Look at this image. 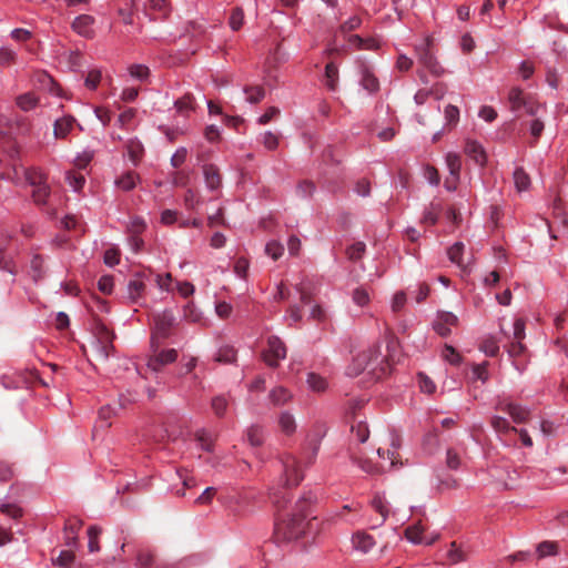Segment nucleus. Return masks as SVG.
I'll return each instance as SVG.
<instances>
[{
	"label": "nucleus",
	"instance_id": "59",
	"mask_svg": "<svg viewBox=\"0 0 568 568\" xmlns=\"http://www.w3.org/2000/svg\"><path fill=\"white\" fill-rule=\"evenodd\" d=\"M366 245L363 242H356L349 245L346 250V254L349 260L352 261H358L362 258L364 252H365Z\"/></svg>",
	"mask_w": 568,
	"mask_h": 568
},
{
	"label": "nucleus",
	"instance_id": "24",
	"mask_svg": "<svg viewBox=\"0 0 568 568\" xmlns=\"http://www.w3.org/2000/svg\"><path fill=\"white\" fill-rule=\"evenodd\" d=\"M445 162L453 180L458 181L462 170V158L459 154L448 152L445 156Z\"/></svg>",
	"mask_w": 568,
	"mask_h": 568
},
{
	"label": "nucleus",
	"instance_id": "26",
	"mask_svg": "<svg viewBox=\"0 0 568 568\" xmlns=\"http://www.w3.org/2000/svg\"><path fill=\"white\" fill-rule=\"evenodd\" d=\"M194 439L196 440V443L199 444V447L202 450H205L207 453L213 452L214 437L209 430H206L204 428L197 429L194 433Z\"/></svg>",
	"mask_w": 568,
	"mask_h": 568
},
{
	"label": "nucleus",
	"instance_id": "37",
	"mask_svg": "<svg viewBox=\"0 0 568 568\" xmlns=\"http://www.w3.org/2000/svg\"><path fill=\"white\" fill-rule=\"evenodd\" d=\"M65 181L74 192L82 191L85 184V178L80 172L69 171L65 173Z\"/></svg>",
	"mask_w": 568,
	"mask_h": 568
},
{
	"label": "nucleus",
	"instance_id": "50",
	"mask_svg": "<svg viewBox=\"0 0 568 568\" xmlns=\"http://www.w3.org/2000/svg\"><path fill=\"white\" fill-rule=\"evenodd\" d=\"M101 532H102V529L98 526H90L88 528V538H89L88 547H89L90 552H97L100 550L98 538Z\"/></svg>",
	"mask_w": 568,
	"mask_h": 568
},
{
	"label": "nucleus",
	"instance_id": "55",
	"mask_svg": "<svg viewBox=\"0 0 568 568\" xmlns=\"http://www.w3.org/2000/svg\"><path fill=\"white\" fill-rule=\"evenodd\" d=\"M243 23H244V12H243L242 8L236 7L232 10V13L229 19L230 28L233 31H237L241 29Z\"/></svg>",
	"mask_w": 568,
	"mask_h": 568
},
{
	"label": "nucleus",
	"instance_id": "6",
	"mask_svg": "<svg viewBox=\"0 0 568 568\" xmlns=\"http://www.w3.org/2000/svg\"><path fill=\"white\" fill-rule=\"evenodd\" d=\"M415 51L418 62L432 74L439 77L444 73L443 67L430 51L428 41H424L419 45H416Z\"/></svg>",
	"mask_w": 568,
	"mask_h": 568
},
{
	"label": "nucleus",
	"instance_id": "27",
	"mask_svg": "<svg viewBox=\"0 0 568 568\" xmlns=\"http://www.w3.org/2000/svg\"><path fill=\"white\" fill-rule=\"evenodd\" d=\"M424 531L425 527L419 521L417 524L410 525L405 529V537L408 541L415 545H422L424 542Z\"/></svg>",
	"mask_w": 568,
	"mask_h": 568
},
{
	"label": "nucleus",
	"instance_id": "49",
	"mask_svg": "<svg viewBox=\"0 0 568 568\" xmlns=\"http://www.w3.org/2000/svg\"><path fill=\"white\" fill-rule=\"evenodd\" d=\"M102 80V71L98 68L90 69L84 79V84L89 90H95Z\"/></svg>",
	"mask_w": 568,
	"mask_h": 568
},
{
	"label": "nucleus",
	"instance_id": "19",
	"mask_svg": "<svg viewBox=\"0 0 568 568\" xmlns=\"http://www.w3.org/2000/svg\"><path fill=\"white\" fill-rule=\"evenodd\" d=\"M9 243V237L4 234H0V268L9 272L11 282H14L16 268L13 262L7 257L4 250Z\"/></svg>",
	"mask_w": 568,
	"mask_h": 568
},
{
	"label": "nucleus",
	"instance_id": "47",
	"mask_svg": "<svg viewBox=\"0 0 568 568\" xmlns=\"http://www.w3.org/2000/svg\"><path fill=\"white\" fill-rule=\"evenodd\" d=\"M445 126L454 128L459 121V109L456 105L448 104L444 111Z\"/></svg>",
	"mask_w": 568,
	"mask_h": 568
},
{
	"label": "nucleus",
	"instance_id": "62",
	"mask_svg": "<svg viewBox=\"0 0 568 568\" xmlns=\"http://www.w3.org/2000/svg\"><path fill=\"white\" fill-rule=\"evenodd\" d=\"M236 357V352L231 346L221 347L216 355V361L221 363H233Z\"/></svg>",
	"mask_w": 568,
	"mask_h": 568
},
{
	"label": "nucleus",
	"instance_id": "58",
	"mask_svg": "<svg viewBox=\"0 0 568 568\" xmlns=\"http://www.w3.org/2000/svg\"><path fill=\"white\" fill-rule=\"evenodd\" d=\"M442 356L452 365H459L462 362L460 354L452 345H445L442 352Z\"/></svg>",
	"mask_w": 568,
	"mask_h": 568
},
{
	"label": "nucleus",
	"instance_id": "1",
	"mask_svg": "<svg viewBox=\"0 0 568 568\" xmlns=\"http://www.w3.org/2000/svg\"><path fill=\"white\" fill-rule=\"evenodd\" d=\"M314 500L315 497L313 494H304L296 501L293 513L277 517L274 534L278 541L295 540L304 535Z\"/></svg>",
	"mask_w": 568,
	"mask_h": 568
},
{
	"label": "nucleus",
	"instance_id": "13",
	"mask_svg": "<svg viewBox=\"0 0 568 568\" xmlns=\"http://www.w3.org/2000/svg\"><path fill=\"white\" fill-rule=\"evenodd\" d=\"M204 182L210 191H216L222 185V176L220 170L214 164H204L202 168Z\"/></svg>",
	"mask_w": 568,
	"mask_h": 568
},
{
	"label": "nucleus",
	"instance_id": "38",
	"mask_svg": "<svg viewBox=\"0 0 568 568\" xmlns=\"http://www.w3.org/2000/svg\"><path fill=\"white\" fill-rule=\"evenodd\" d=\"M16 102L22 111L27 112L33 110L38 105L39 100L36 94L28 92L19 95Z\"/></svg>",
	"mask_w": 568,
	"mask_h": 568
},
{
	"label": "nucleus",
	"instance_id": "22",
	"mask_svg": "<svg viewBox=\"0 0 568 568\" xmlns=\"http://www.w3.org/2000/svg\"><path fill=\"white\" fill-rule=\"evenodd\" d=\"M292 397V393L284 386L274 387L268 395V398L274 406H283L287 404Z\"/></svg>",
	"mask_w": 568,
	"mask_h": 568
},
{
	"label": "nucleus",
	"instance_id": "16",
	"mask_svg": "<svg viewBox=\"0 0 568 568\" xmlns=\"http://www.w3.org/2000/svg\"><path fill=\"white\" fill-rule=\"evenodd\" d=\"M145 275L136 274L133 278H131L128 283V297L136 303L143 295L145 283Z\"/></svg>",
	"mask_w": 568,
	"mask_h": 568
},
{
	"label": "nucleus",
	"instance_id": "33",
	"mask_svg": "<svg viewBox=\"0 0 568 568\" xmlns=\"http://www.w3.org/2000/svg\"><path fill=\"white\" fill-rule=\"evenodd\" d=\"M146 278L153 281L161 291L172 292L174 290L173 278L170 273L150 275Z\"/></svg>",
	"mask_w": 568,
	"mask_h": 568
},
{
	"label": "nucleus",
	"instance_id": "30",
	"mask_svg": "<svg viewBox=\"0 0 568 568\" xmlns=\"http://www.w3.org/2000/svg\"><path fill=\"white\" fill-rule=\"evenodd\" d=\"M508 102L510 105V110L513 112L519 111L524 105H526V99L524 98V92L520 88L514 87L508 92Z\"/></svg>",
	"mask_w": 568,
	"mask_h": 568
},
{
	"label": "nucleus",
	"instance_id": "45",
	"mask_svg": "<svg viewBox=\"0 0 568 568\" xmlns=\"http://www.w3.org/2000/svg\"><path fill=\"white\" fill-rule=\"evenodd\" d=\"M50 195V187L49 185L41 184L38 186H33L32 197L36 204L38 205H44L48 202Z\"/></svg>",
	"mask_w": 568,
	"mask_h": 568
},
{
	"label": "nucleus",
	"instance_id": "7",
	"mask_svg": "<svg viewBox=\"0 0 568 568\" xmlns=\"http://www.w3.org/2000/svg\"><path fill=\"white\" fill-rule=\"evenodd\" d=\"M286 357V347L277 336H270L267 338L266 348L263 351L264 362L271 366L276 367L280 361Z\"/></svg>",
	"mask_w": 568,
	"mask_h": 568
},
{
	"label": "nucleus",
	"instance_id": "12",
	"mask_svg": "<svg viewBox=\"0 0 568 568\" xmlns=\"http://www.w3.org/2000/svg\"><path fill=\"white\" fill-rule=\"evenodd\" d=\"M178 358V352L174 348L163 349L148 362L149 368L158 372L162 366L175 362Z\"/></svg>",
	"mask_w": 568,
	"mask_h": 568
},
{
	"label": "nucleus",
	"instance_id": "28",
	"mask_svg": "<svg viewBox=\"0 0 568 568\" xmlns=\"http://www.w3.org/2000/svg\"><path fill=\"white\" fill-rule=\"evenodd\" d=\"M324 83L329 91L337 89L338 68L334 62H328L325 67Z\"/></svg>",
	"mask_w": 568,
	"mask_h": 568
},
{
	"label": "nucleus",
	"instance_id": "15",
	"mask_svg": "<svg viewBox=\"0 0 568 568\" xmlns=\"http://www.w3.org/2000/svg\"><path fill=\"white\" fill-rule=\"evenodd\" d=\"M154 322L156 332L164 337L168 335L170 328L174 325L175 317L171 311L165 310L154 315Z\"/></svg>",
	"mask_w": 568,
	"mask_h": 568
},
{
	"label": "nucleus",
	"instance_id": "8",
	"mask_svg": "<svg viewBox=\"0 0 568 568\" xmlns=\"http://www.w3.org/2000/svg\"><path fill=\"white\" fill-rule=\"evenodd\" d=\"M497 409L507 413L514 423L521 424L529 419L530 417V409L526 406L508 402V400H500L497 406Z\"/></svg>",
	"mask_w": 568,
	"mask_h": 568
},
{
	"label": "nucleus",
	"instance_id": "35",
	"mask_svg": "<svg viewBox=\"0 0 568 568\" xmlns=\"http://www.w3.org/2000/svg\"><path fill=\"white\" fill-rule=\"evenodd\" d=\"M128 73L133 80L144 82L150 77V69L145 64L134 63L128 67Z\"/></svg>",
	"mask_w": 568,
	"mask_h": 568
},
{
	"label": "nucleus",
	"instance_id": "5",
	"mask_svg": "<svg viewBox=\"0 0 568 568\" xmlns=\"http://www.w3.org/2000/svg\"><path fill=\"white\" fill-rule=\"evenodd\" d=\"M255 494L252 490H233L221 498V501L235 515H241L247 510L255 500Z\"/></svg>",
	"mask_w": 568,
	"mask_h": 568
},
{
	"label": "nucleus",
	"instance_id": "56",
	"mask_svg": "<svg viewBox=\"0 0 568 568\" xmlns=\"http://www.w3.org/2000/svg\"><path fill=\"white\" fill-rule=\"evenodd\" d=\"M558 552V547L555 541H542L537 546V554L539 558L547 556H555Z\"/></svg>",
	"mask_w": 568,
	"mask_h": 568
},
{
	"label": "nucleus",
	"instance_id": "31",
	"mask_svg": "<svg viewBox=\"0 0 568 568\" xmlns=\"http://www.w3.org/2000/svg\"><path fill=\"white\" fill-rule=\"evenodd\" d=\"M139 180L140 178L135 172L129 171L115 180V185L122 191L128 192L135 187Z\"/></svg>",
	"mask_w": 568,
	"mask_h": 568
},
{
	"label": "nucleus",
	"instance_id": "40",
	"mask_svg": "<svg viewBox=\"0 0 568 568\" xmlns=\"http://www.w3.org/2000/svg\"><path fill=\"white\" fill-rule=\"evenodd\" d=\"M306 383L314 392H324L327 388V381L316 373H308Z\"/></svg>",
	"mask_w": 568,
	"mask_h": 568
},
{
	"label": "nucleus",
	"instance_id": "11",
	"mask_svg": "<svg viewBox=\"0 0 568 568\" xmlns=\"http://www.w3.org/2000/svg\"><path fill=\"white\" fill-rule=\"evenodd\" d=\"M145 14L151 20L156 18H166L170 14L171 8L168 0H148L144 4Z\"/></svg>",
	"mask_w": 568,
	"mask_h": 568
},
{
	"label": "nucleus",
	"instance_id": "25",
	"mask_svg": "<svg viewBox=\"0 0 568 568\" xmlns=\"http://www.w3.org/2000/svg\"><path fill=\"white\" fill-rule=\"evenodd\" d=\"M278 427L281 432L287 436H291L296 430V422L290 412H282L278 416Z\"/></svg>",
	"mask_w": 568,
	"mask_h": 568
},
{
	"label": "nucleus",
	"instance_id": "41",
	"mask_svg": "<svg viewBox=\"0 0 568 568\" xmlns=\"http://www.w3.org/2000/svg\"><path fill=\"white\" fill-rule=\"evenodd\" d=\"M352 460L354 464H356L363 471L374 475L378 474L382 470V467L377 464H374L373 462L368 459H364L362 457H357L355 455H352Z\"/></svg>",
	"mask_w": 568,
	"mask_h": 568
},
{
	"label": "nucleus",
	"instance_id": "57",
	"mask_svg": "<svg viewBox=\"0 0 568 568\" xmlns=\"http://www.w3.org/2000/svg\"><path fill=\"white\" fill-rule=\"evenodd\" d=\"M464 251V244L460 242L455 243L448 248V258L452 263L463 266L462 255Z\"/></svg>",
	"mask_w": 568,
	"mask_h": 568
},
{
	"label": "nucleus",
	"instance_id": "36",
	"mask_svg": "<svg viewBox=\"0 0 568 568\" xmlns=\"http://www.w3.org/2000/svg\"><path fill=\"white\" fill-rule=\"evenodd\" d=\"M27 182L33 187L45 184V174L38 168H30L24 170Z\"/></svg>",
	"mask_w": 568,
	"mask_h": 568
},
{
	"label": "nucleus",
	"instance_id": "60",
	"mask_svg": "<svg viewBox=\"0 0 568 568\" xmlns=\"http://www.w3.org/2000/svg\"><path fill=\"white\" fill-rule=\"evenodd\" d=\"M265 253L276 261L283 255L284 246L277 241H271L265 245Z\"/></svg>",
	"mask_w": 568,
	"mask_h": 568
},
{
	"label": "nucleus",
	"instance_id": "23",
	"mask_svg": "<svg viewBox=\"0 0 568 568\" xmlns=\"http://www.w3.org/2000/svg\"><path fill=\"white\" fill-rule=\"evenodd\" d=\"M125 149L130 161L138 165L144 153L143 144L138 139H130L125 144Z\"/></svg>",
	"mask_w": 568,
	"mask_h": 568
},
{
	"label": "nucleus",
	"instance_id": "10",
	"mask_svg": "<svg viewBox=\"0 0 568 568\" xmlns=\"http://www.w3.org/2000/svg\"><path fill=\"white\" fill-rule=\"evenodd\" d=\"M95 19L90 14H80L72 22V30L79 36L91 39L94 37L93 24Z\"/></svg>",
	"mask_w": 568,
	"mask_h": 568
},
{
	"label": "nucleus",
	"instance_id": "20",
	"mask_svg": "<svg viewBox=\"0 0 568 568\" xmlns=\"http://www.w3.org/2000/svg\"><path fill=\"white\" fill-rule=\"evenodd\" d=\"M359 83L364 90L368 93H375L379 89V82L375 74L366 67L361 69V80Z\"/></svg>",
	"mask_w": 568,
	"mask_h": 568
},
{
	"label": "nucleus",
	"instance_id": "61",
	"mask_svg": "<svg viewBox=\"0 0 568 568\" xmlns=\"http://www.w3.org/2000/svg\"><path fill=\"white\" fill-rule=\"evenodd\" d=\"M352 300L356 305L363 307L369 303L371 298L367 290L364 287H357L353 291Z\"/></svg>",
	"mask_w": 568,
	"mask_h": 568
},
{
	"label": "nucleus",
	"instance_id": "18",
	"mask_svg": "<svg viewBox=\"0 0 568 568\" xmlns=\"http://www.w3.org/2000/svg\"><path fill=\"white\" fill-rule=\"evenodd\" d=\"M442 211V203L439 201H432L429 205L425 207L420 222L423 224L435 225L438 222Z\"/></svg>",
	"mask_w": 568,
	"mask_h": 568
},
{
	"label": "nucleus",
	"instance_id": "39",
	"mask_svg": "<svg viewBox=\"0 0 568 568\" xmlns=\"http://www.w3.org/2000/svg\"><path fill=\"white\" fill-rule=\"evenodd\" d=\"M490 424L495 432H497L498 434H508L510 432H517V428L511 426L505 417L498 415L491 417Z\"/></svg>",
	"mask_w": 568,
	"mask_h": 568
},
{
	"label": "nucleus",
	"instance_id": "32",
	"mask_svg": "<svg viewBox=\"0 0 568 568\" xmlns=\"http://www.w3.org/2000/svg\"><path fill=\"white\" fill-rule=\"evenodd\" d=\"M246 440L253 447H258L263 444L264 433L260 425H251L246 430Z\"/></svg>",
	"mask_w": 568,
	"mask_h": 568
},
{
	"label": "nucleus",
	"instance_id": "48",
	"mask_svg": "<svg viewBox=\"0 0 568 568\" xmlns=\"http://www.w3.org/2000/svg\"><path fill=\"white\" fill-rule=\"evenodd\" d=\"M316 190V186L314 182L310 180L301 181L296 186V195L301 199H308L311 197Z\"/></svg>",
	"mask_w": 568,
	"mask_h": 568
},
{
	"label": "nucleus",
	"instance_id": "63",
	"mask_svg": "<svg viewBox=\"0 0 568 568\" xmlns=\"http://www.w3.org/2000/svg\"><path fill=\"white\" fill-rule=\"evenodd\" d=\"M154 562V556L149 550H140L136 557V566L139 568H150Z\"/></svg>",
	"mask_w": 568,
	"mask_h": 568
},
{
	"label": "nucleus",
	"instance_id": "53",
	"mask_svg": "<svg viewBox=\"0 0 568 568\" xmlns=\"http://www.w3.org/2000/svg\"><path fill=\"white\" fill-rule=\"evenodd\" d=\"M544 129H545V123L540 119L536 118L530 122L529 132L534 139L532 142H530L531 146H535L537 144L539 138L541 136V134L544 132Z\"/></svg>",
	"mask_w": 568,
	"mask_h": 568
},
{
	"label": "nucleus",
	"instance_id": "29",
	"mask_svg": "<svg viewBox=\"0 0 568 568\" xmlns=\"http://www.w3.org/2000/svg\"><path fill=\"white\" fill-rule=\"evenodd\" d=\"M44 258L39 254H34L30 261V275L34 282H39L44 277Z\"/></svg>",
	"mask_w": 568,
	"mask_h": 568
},
{
	"label": "nucleus",
	"instance_id": "21",
	"mask_svg": "<svg viewBox=\"0 0 568 568\" xmlns=\"http://www.w3.org/2000/svg\"><path fill=\"white\" fill-rule=\"evenodd\" d=\"M465 152L468 156L474 159L477 164H485L486 154L483 146L477 141L468 140L465 144Z\"/></svg>",
	"mask_w": 568,
	"mask_h": 568
},
{
	"label": "nucleus",
	"instance_id": "14",
	"mask_svg": "<svg viewBox=\"0 0 568 568\" xmlns=\"http://www.w3.org/2000/svg\"><path fill=\"white\" fill-rule=\"evenodd\" d=\"M77 120L72 115H63L54 121L53 135L55 139H65L72 131Z\"/></svg>",
	"mask_w": 568,
	"mask_h": 568
},
{
	"label": "nucleus",
	"instance_id": "46",
	"mask_svg": "<svg viewBox=\"0 0 568 568\" xmlns=\"http://www.w3.org/2000/svg\"><path fill=\"white\" fill-rule=\"evenodd\" d=\"M244 93L246 95V101L255 104L262 101L265 97V91L262 87H246L244 88Z\"/></svg>",
	"mask_w": 568,
	"mask_h": 568
},
{
	"label": "nucleus",
	"instance_id": "2",
	"mask_svg": "<svg viewBox=\"0 0 568 568\" xmlns=\"http://www.w3.org/2000/svg\"><path fill=\"white\" fill-rule=\"evenodd\" d=\"M321 446V438L317 436L307 437L305 447L303 448L302 459L298 460L293 455H285L281 459L282 465V477L281 484L283 487H295L303 480V470L301 468V463L304 464L305 467H308L314 464L318 450Z\"/></svg>",
	"mask_w": 568,
	"mask_h": 568
},
{
	"label": "nucleus",
	"instance_id": "51",
	"mask_svg": "<svg viewBox=\"0 0 568 568\" xmlns=\"http://www.w3.org/2000/svg\"><path fill=\"white\" fill-rule=\"evenodd\" d=\"M372 507L381 515V524H383L388 516V507L385 503V499L381 495L374 496L372 499Z\"/></svg>",
	"mask_w": 568,
	"mask_h": 568
},
{
	"label": "nucleus",
	"instance_id": "64",
	"mask_svg": "<svg viewBox=\"0 0 568 568\" xmlns=\"http://www.w3.org/2000/svg\"><path fill=\"white\" fill-rule=\"evenodd\" d=\"M146 227V224L142 217L135 216L130 220L128 225L129 235H140Z\"/></svg>",
	"mask_w": 568,
	"mask_h": 568
},
{
	"label": "nucleus",
	"instance_id": "43",
	"mask_svg": "<svg viewBox=\"0 0 568 568\" xmlns=\"http://www.w3.org/2000/svg\"><path fill=\"white\" fill-rule=\"evenodd\" d=\"M479 349L487 356L494 357L499 352V345L495 337L487 336L481 341Z\"/></svg>",
	"mask_w": 568,
	"mask_h": 568
},
{
	"label": "nucleus",
	"instance_id": "42",
	"mask_svg": "<svg viewBox=\"0 0 568 568\" xmlns=\"http://www.w3.org/2000/svg\"><path fill=\"white\" fill-rule=\"evenodd\" d=\"M514 181L516 189L519 192L528 190L530 185L529 175L525 172L523 168H516V170L514 171Z\"/></svg>",
	"mask_w": 568,
	"mask_h": 568
},
{
	"label": "nucleus",
	"instance_id": "44",
	"mask_svg": "<svg viewBox=\"0 0 568 568\" xmlns=\"http://www.w3.org/2000/svg\"><path fill=\"white\" fill-rule=\"evenodd\" d=\"M447 558L452 565H455L466 560L467 556L466 552L462 549V547L458 546L456 541H453L447 551Z\"/></svg>",
	"mask_w": 568,
	"mask_h": 568
},
{
	"label": "nucleus",
	"instance_id": "9",
	"mask_svg": "<svg viewBox=\"0 0 568 568\" xmlns=\"http://www.w3.org/2000/svg\"><path fill=\"white\" fill-rule=\"evenodd\" d=\"M458 317L450 312H439L433 323V327L440 336H448L452 327L457 326Z\"/></svg>",
	"mask_w": 568,
	"mask_h": 568
},
{
	"label": "nucleus",
	"instance_id": "34",
	"mask_svg": "<svg viewBox=\"0 0 568 568\" xmlns=\"http://www.w3.org/2000/svg\"><path fill=\"white\" fill-rule=\"evenodd\" d=\"M174 106L178 113L186 116L194 110V99L191 94H185L174 102Z\"/></svg>",
	"mask_w": 568,
	"mask_h": 568
},
{
	"label": "nucleus",
	"instance_id": "17",
	"mask_svg": "<svg viewBox=\"0 0 568 568\" xmlns=\"http://www.w3.org/2000/svg\"><path fill=\"white\" fill-rule=\"evenodd\" d=\"M352 544H353L354 549H356L363 554H367L375 546V540H374L373 536H371L369 534L364 532V531H358L353 535Z\"/></svg>",
	"mask_w": 568,
	"mask_h": 568
},
{
	"label": "nucleus",
	"instance_id": "4",
	"mask_svg": "<svg viewBox=\"0 0 568 568\" xmlns=\"http://www.w3.org/2000/svg\"><path fill=\"white\" fill-rule=\"evenodd\" d=\"M94 337L93 347L97 352V356L102 361H106L114 351V333L110 331L105 324L97 322L94 326Z\"/></svg>",
	"mask_w": 568,
	"mask_h": 568
},
{
	"label": "nucleus",
	"instance_id": "52",
	"mask_svg": "<svg viewBox=\"0 0 568 568\" xmlns=\"http://www.w3.org/2000/svg\"><path fill=\"white\" fill-rule=\"evenodd\" d=\"M352 434L359 443H365L369 436V429L365 422H357L352 425Z\"/></svg>",
	"mask_w": 568,
	"mask_h": 568
},
{
	"label": "nucleus",
	"instance_id": "3",
	"mask_svg": "<svg viewBox=\"0 0 568 568\" xmlns=\"http://www.w3.org/2000/svg\"><path fill=\"white\" fill-rule=\"evenodd\" d=\"M385 357L381 352V344L376 343L371 346L368 349L358 354L353 363L347 367L348 376H357L362 372L369 369V372L375 373L377 367L381 366V369L384 371Z\"/></svg>",
	"mask_w": 568,
	"mask_h": 568
},
{
	"label": "nucleus",
	"instance_id": "54",
	"mask_svg": "<svg viewBox=\"0 0 568 568\" xmlns=\"http://www.w3.org/2000/svg\"><path fill=\"white\" fill-rule=\"evenodd\" d=\"M211 406L214 414L219 417H222L227 409L229 402L224 395H219L212 398Z\"/></svg>",
	"mask_w": 568,
	"mask_h": 568
}]
</instances>
